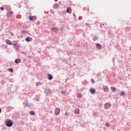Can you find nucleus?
I'll return each instance as SVG.
<instances>
[{
    "label": "nucleus",
    "mask_w": 131,
    "mask_h": 131,
    "mask_svg": "<svg viewBox=\"0 0 131 131\" xmlns=\"http://www.w3.org/2000/svg\"><path fill=\"white\" fill-rule=\"evenodd\" d=\"M5 124L8 127H11V126H13V121H12V120L8 119L5 121Z\"/></svg>",
    "instance_id": "obj_1"
},
{
    "label": "nucleus",
    "mask_w": 131,
    "mask_h": 131,
    "mask_svg": "<svg viewBox=\"0 0 131 131\" xmlns=\"http://www.w3.org/2000/svg\"><path fill=\"white\" fill-rule=\"evenodd\" d=\"M103 107L104 109H110L111 107V103L110 102H106L104 104Z\"/></svg>",
    "instance_id": "obj_2"
},
{
    "label": "nucleus",
    "mask_w": 131,
    "mask_h": 131,
    "mask_svg": "<svg viewBox=\"0 0 131 131\" xmlns=\"http://www.w3.org/2000/svg\"><path fill=\"white\" fill-rule=\"evenodd\" d=\"M60 108L56 107L55 108L54 110V114L55 115H59V114H60Z\"/></svg>",
    "instance_id": "obj_3"
},
{
    "label": "nucleus",
    "mask_w": 131,
    "mask_h": 131,
    "mask_svg": "<svg viewBox=\"0 0 131 131\" xmlns=\"http://www.w3.org/2000/svg\"><path fill=\"white\" fill-rule=\"evenodd\" d=\"M96 47L97 50H102V46L100 44H99L98 43H96Z\"/></svg>",
    "instance_id": "obj_4"
},
{
    "label": "nucleus",
    "mask_w": 131,
    "mask_h": 131,
    "mask_svg": "<svg viewBox=\"0 0 131 131\" xmlns=\"http://www.w3.org/2000/svg\"><path fill=\"white\" fill-rule=\"evenodd\" d=\"M90 93L92 94V95H95V93H96V90L94 88H91Z\"/></svg>",
    "instance_id": "obj_5"
},
{
    "label": "nucleus",
    "mask_w": 131,
    "mask_h": 131,
    "mask_svg": "<svg viewBox=\"0 0 131 131\" xmlns=\"http://www.w3.org/2000/svg\"><path fill=\"white\" fill-rule=\"evenodd\" d=\"M29 19L30 21H32V20H36V16H30Z\"/></svg>",
    "instance_id": "obj_6"
},
{
    "label": "nucleus",
    "mask_w": 131,
    "mask_h": 131,
    "mask_svg": "<svg viewBox=\"0 0 131 131\" xmlns=\"http://www.w3.org/2000/svg\"><path fill=\"white\" fill-rule=\"evenodd\" d=\"M103 91L105 92V93H107V92L109 91V88H108V86H105L103 88Z\"/></svg>",
    "instance_id": "obj_7"
},
{
    "label": "nucleus",
    "mask_w": 131,
    "mask_h": 131,
    "mask_svg": "<svg viewBox=\"0 0 131 131\" xmlns=\"http://www.w3.org/2000/svg\"><path fill=\"white\" fill-rule=\"evenodd\" d=\"M45 92L46 93V96H48V95H50V94H51V90H47L45 91Z\"/></svg>",
    "instance_id": "obj_8"
},
{
    "label": "nucleus",
    "mask_w": 131,
    "mask_h": 131,
    "mask_svg": "<svg viewBox=\"0 0 131 131\" xmlns=\"http://www.w3.org/2000/svg\"><path fill=\"white\" fill-rule=\"evenodd\" d=\"M6 42L7 45H12V42L10 40H6Z\"/></svg>",
    "instance_id": "obj_9"
},
{
    "label": "nucleus",
    "mask_w": 131,
    "mask_h": 131,
    "mask_svg": "<svg viewBox=\"0 0 131 131\" xmlns=\"http://www.w3.org/2000/svg\"><path fill=\"white\" fill-rule=\"evenodd\" d=\"M15 62L16 64H19V63H21V59H16L15 60Z\"/></svg>",
    "instance_id": "obj_10"
},
{
    "label": "nucleus",
    "mask_w": 131,
    "mask_h": 131,
    "mask_svg": "<svg viewBox=\"0 0 131 131\" xmlns=\"http://www.w3.org/2000/svg\"><path fill=\"white\" fill-rule=\"evenodd\" d=\"M48 79L49 80H52L53 79V76L50 74H48Z\"/></svg>",
    "instance_id": "obj_11"
},
{
    "label": "nucleus",
    "mask_w": 131,
    "mask_h": 131,
    "mask_svg": "<svg viewBox=\"0 0 131 131\" xmlns=\"http://www.w3.org/2000/svg\"><path fill=\"white\" fill-rule=\"evenodd\" d=\"M74 112H75V114H79V113H80L79 109L78 108L76 109Z\"/></svg>",
    "instance_id": "obj_12"
},
{
    "label": "nucleus",
    "mask_w": 131,
    "mask_h": 131,
    "mask_svg": "<svg viewBox=\"0 0 131 131\" xmlns=\"http://www.w3.org/2000/svg\"><path fill=\"white\" fill-rule=\"evenodd\" d=\"M59 4H57V3H55L54 5V9H58V8H59Z\"/></svg>",
    "instance_id": "obj_13"
},
{
    "label": "nucleus",
    "mask_w": 131,
    "mask_h": 131,
    "mask_svg": "<svg viewBox=\"0 0 131 131\" xmlns=\"http://www.w3.org/2000/svg\"><path fill=\"white\" fill-rule=\"evenodd\" d=\"M26 41H27L28 42H29V41H31V38H30V37H27L26 38Z\"/></svg>",
    "instance_id": "obj_14"
},
{
    "label": "nucleus",
    "mask_w": 131,
    "mask_h": 131,
    "mask_svg": "<svg viewBox=\"0 0 131 131\" xmlns=\"http://www.w3.org/2000/svg\"><path fill=\"white\" fill-rule=\"evenodd\" d=\"M111 89L113 93H115V92L116 91V88L115 87H111Z\"/></svg>",
    "instance_id": "obj_15"
},
{
    "label": "nucleus",
    "mask_w": 131,
    "mask_h": 131,
    "mask_svg": "<svg viewBox=\"0 0 131 131\" xmlns=\"http://www.w3.org/2000/svg\"><path fill=\"white\" fill-rule=\"evenodd\" d=\"M67 12L69 13L70 14L71 13V9L70 8H68L67 9Z\"/></svg>",
    "instance_id": "obj_16"
},
{
    "label": "nucleus",
    "mask_w": 131,
    "mask_h": 131,
    "mask_svg": "<svg viewBox=\"0 0 131 131\" xmlns=\"http://www.w3.org/2000/svg\"><path fill=\"white\" fill-rule=\"evenodd\" d=\"M52 30H53L54 31V32H57V31H58V28H53L52 29Z\"/></svg>",
    "instance_id": "obj_17"
},
{
    "label": "nucleus",
    "mask_w": 131,
    "mask_h": 131,
    "mask_svg": "<svg viewBox=\"0 0 131 131\" xmlns=\"http://www.w3.org/2000/svg\"><path fill=\"white\" fill-rule=\"evenodd\" d=\"M61 94H62L63 96H66V94H67V92L65 91H62L61 92Z\"/></svg>",
    "instance_id": "obj_18"
},
{
    "label": "nucleus",
    "mask_w": 131,
    "mask_h": 131,
    "mask_svg": "<svg viewBox=\"0 0 131 131\" xmlns=\"http://www.w3.org/2000/svg\"><path fill=\"white\" fill-rule=\"evenodd\" d=\"M77 97L78 98H82V94H81L80 93H78L77 94Z\"/></svg>",
    "instance_id": "obj_19"
},
{
    "label": "nucleus",
    "mask_w": 131,
    "mask_h": 131,
    "mask_svg": "<svg viewBox=\"0 0 131 131\" xmlns=\"http://www.w3.org/2000/svg\"><path fill=\"white\" fill-rule=\"evenodd\" d=\"M124 95H125V92H124V91L121 92V94H120L121 97H122V96H124Z\"/></svg>",
    "instance_id": "obj_20"
},
{
    "label": "nucleus",
    "mask_w": 131,
    "mask_h": 131,
    "mask_svg": "<svg viewBox=\"0 0 131 131\" xmlns=\"http://www.w3.org/2000/svg\"><path fill=\"white\" fill-rule=\"evenodd\" d=\"M36 85L37 86H38V85H41V82H37L36 83Z\"/></svg>",
    "instance_id": "obj_21"
},
{
    "label": "nucleus",
    "mask_w": 131,
    "mask_h": 131,
    "mask_svg": "<svg viewBox=\"0 0 131 131\" xmlns=\"http://www.w3.org/2000/svg\"><path fill=\"white\" fill-rule=\"evenodd\" d=\"M8 71H9V72H14V70H13L12 68H9V69H8Z\"/></svg>",
    "instance_id": "obj_22"
},
{
    "label": "nucleus",
    "mask_w": 131,
    "mask_h": 131,
    "mask_svg": "<svg viewBox=\"0 0 131 131\" xmlns=\"http://www.w3.org/2000/svg\"><path fill=\"white\" fill-rule=\"evenodd\" d=\"M30 114H31V115H34L35 114V113H34V112L33 111H31L30 112Z\"/></svg>",
    "instance_id": "obj_23"
},
{
    "label": "nucleus",
    "mask_w": 131,
    "mask_h": 131,
    "mask_svg": "<svg viewBox=\"0 0 131 131\" xmlns=\"http://www.w3.org/2000/svg\"><path fill=\"white\" fill-rule=\"evenodd\" d=\"M105 126H107V127H109V126H110V124L109 123H105Z\"/></svg>",
    "instance_id": "obj_24"
},
{
    "label": "nucleus",
    "mask_w": 131,
    "mask_h": 131,
    "mask_svg": "<svg viewBox=\"0 0 131 131\" xmlns=\"http://www.w3.org/2000/svg\"><path fill=\"white\" fill-rule=\"evenodd\" d=\"M98 39V38L97 37V36H95L93 37V40L95 41L96 40H97Z\"/></svg>",
    "instance_id": "obj_25"
},
{
    "label": "nucleus",
    "mask_w": 131,
    "mask_h": 131,
    "mask_svg": "<svg viewBox=\"0 0 131 131\" xmlns=\"http://www.w3.org/2000/svg\"><path fill=\"white\" fill-rule=\"evenodd\" d=\"M20 48L19 46H17L16 48V51H19V48Z\"/></svg>",
    "instance_id": "obj_26"
},
{
    "label": "nucleus",
    "mask_w": 131,
    "mask_h": 131,
    "mask_svg": "<svg viewBox=\"0 0 131 131\" xmlns=\"http://www.w3.org/2000/svg\"><path fill=\"white\" fill-rule=\"evenodd\" d=\"M9 14H10V15L12 16L13 15V11H10V12H9Z\"/></svg>",
    "instance_id": "obj_27"
},
{
    "label": "nucleus",
    "mask_w": 131,
    "mask_h": 131,
    "mask_svg": "<svg viewBox=\"0 0 131 131\" xmlns=\"http://www.w3.org/2000/svg\"><path fill=\"white\" fill-rule=\"evenodd\" d=\"M91 82H92L93 83H95V80H94V79H91Z\"/></svg>",
    "instance_id": "obj_28"
},
{
    "label": "nucleus",
    "mask_w": 131,
    "mask_h": 131,
    "mask_svg": "<svg viewBox=\"0 0 131 131\" xmlns=\"http://www.w3.org/2000/svg\"><path fill=\"white\" fill-rule=\"evenodd\" d=\"M0 10H1L2 11H4V10H5V8L4 7H0Z\"/></svg>",
    "instance_id": "obj_29"
},
{
    "label": "nucleus",
    "mask_w": 131,
    "mask_h": 131,
    "mask_svg": "<svg viewBox=\"0 0 131 131\" xmlns=\"http://www.w3.org/2000/svg\"><path fill=\"white\" fill-rule=\"evenodd\" d=\"M65 115H66V116H68V113L66 112V113H65Z\"/></svg>",
    "instance_id": "obj_30"
},
{
    "label": "nucleus",
    "mask_w": 131,
    "mask_h": 131,
    "mask_svg": "<svg viewBox=\"0 0 131 131\" xmlns=\"http://www.w3.org/2000/svg\"><path fill=\"white\" fill-rule=\"evenodd\" d=\"M21 33L23 34V33H25V31H23L21 32Z\"/></svg>",
    "instance_id": "obj_31"
},
{
    "label": "nucleus",
    "mask_w": 131,
    "mask_h": 131,
    "mask_svg": "<svg viewBox=\"0 0 131 131\" xmlns=\"http://www.w3.org/2000/svg\"><path fill=\"white\" fill-rule=\"evenodd\" d=\"M14 47H17V44H13Z\"/></svg>",
    "instance_id": "obj_32"
},
{
    "label": "nucleus",
    "mask_w": 131,
    "mask_h": 131,
    "mask_svg": "<svg viewBox=\"0 0 131 131\" xmlns=\"http://www.w3.org/2000/svg\"><path fill=\"white\" fill-rule=\"evenodd\" d=\"M0 113H2V108H0Z\"/></svg>",
    "instance_id": "obj_33"
},
{
    "label": "nucleus",
    "mask_w": 131,
    "mask_h": 131,
    "mask_svg": "<svg viewBox=\"0 0 131 131\" xmlns=\"http://www.w3.org/2000/svg\"><path fill=\"white\" fill-rule=\"evenodd\" d=\"M37 24H39V23H38Z\"/></svg>",
    "instance_id": "obj_34"
},
{
    "label": "nucleus",
    "mask_w": 131,
    "mask_h": 131,
    "mask_svg": "<svg viewBox=\"0 0 131 131\" xmlns=\"http://www.w3.org/2000/svg\"><path fill=\"white\" fill-rule=\"evenodd\" d=\"M130 50H131V47H130Z\"/></svg>",
    "instance_id": "obj_35"
},
{
    "label": "nucleus",
    "mask_w": 131,
    "mask_h": 131,
    "mask_svg": "<svg viewBox=\"0 0 131 131\" xmlns=\"http://www.w3.org/2000/svg\"><path fill=\"white\" fill-rule=\"evenodd\" d=\"M36 101H38V100H36Z\"/></svg>",
    "instance_id": "obj_36"
}]
</instances>
